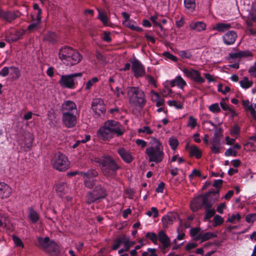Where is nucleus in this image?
Segmentation results:
<instances>
[{
    "label": "nucleus",
    "mask_w": 256,
    "mask_h": 256,
    "mask_svg": "<svg viewBox=\"0 0 256 256\" xmlns=\"http://www.w3.org/2000/svg\"><path fill=\"white\" fill-rule=\"evenodd\" d=\"M184 72L187 76L194 80L197 82L203 83L204 82V80L200 76L199 72L197 70H189L187 69H184Z\"/></svg>",
    "instance_id": "ddd939ff"
},
{
    "label": "nucleus",
    "mask_w": 256,
    "mask_h": 256,
    "mask_svg": "<svg viewBox=\"0 0 256 256\" xmlns=\"http://www.w3.org/2000/svg\"><path fill=\"white\" fill-rule=\"evenodd\" d=\"M169 144L172 150H176L178 145V140L174 138H170L169 139Z\"/></svg>",
    "instance_id": "e433bc0d"
},
{
    "label": "nucleus",
    "mask_w": 256,
    "mask_h": 256,
    "mask_svg": "<svg viewBox=\"0 0 256 256\" xmlns=\"http://www.w3.org/2000/svg\"><path fill=\"white\" fill-rule=\"evenodd\" d=\"M248 72L250 73L251 76L256 77V62L254 66L250 68L248 70Z\"/></svg>",
    "instance_id": "e2e57ef3"
},
{
    "label": "nucleus",
    "mask_w": 256,
    "mask_h": 256,
    "mask_svg": "<svg viewBox=\"0 0 256 256\" xmlns=\"http://www.w3.org/2000/svg\"><path fill=\"white\" fill-rule=\"evenodd\" d=\"M240 83L242 87L244 88H248L252 84V82H250L246 77L244 78L243 80H240Z\"/></svg>",
    "instance_id": "72a5a7b5"
},
{
    "label": "nucleus",
    "mask_w": 256,
    "mask_h": 256,
    "mask_svg": "<svg viewBox=\"0 0 256 256\" xmlns=\"http://www.w3.org/2000/svg\"><path fill=\"white\" fill-rule=\"evenodd\" d=\"M178 217L177 213L168 212L162 218L164 227L167 228L168 224H172V222Z\"/></svg>",
    "instance_id": "4468645a"
},
{
    "label": "nucleus",
    "mask_w": 256,
    "mask_h": 256,
    "mask_svg": "<svg viewBox=\"0 0 256 256\" xmlns=\"http://www.w3.org/2000/svg\"><path fill=\"white\" fill-rule=\"evenodd\" d=\"M132 69L136 78L142 76L145 74L144 67L142 64L136 59L134 58L131 61Z\"/></svg>",
    "instance_id": "9d476101"
},
{
    "label": "nucleus",
    "mask_w": 256,
    "mask_h": 256,
    "mask_svg": "<svg viewBox=\"0 0 256 256\" xmlns=\"http://www.w3.org/2000/svg\"><path fill=\"white\" fill-rule=\"evenodd\" d=\"M164 55L166 57L170 58V60H172L174 62H176L178 60V58H176V57L175 56H174L170 54L169 52H164Z\"/></svg>",
    "instance_id": "6e6d98bb"
},
{
    "label": "nucleus",
    "mask_w": 256,
    "mask_h": 256,
    "mask_svg": "<svg viewBox=\"0 0 256 256\" xmlns=\"http://www.w3.org/2000/svg\"><path fill=\"white\" fill-rule=\"evenodd\" d=\"M38 242L37 246L45 252H50L48 248H52L54 250L52 252V256H59L60 250L58 246L54 242H50L48 237L44 238L38 237Z\"/></svg>",
    "instance_id": "423d86ee"
},
{
    "label": "nucleus",
    "mask_w": 256,
    "mask_h": 256,
    "mask_svg": "<svg viewBox=\"0 0 256 256\" xmlns=\"http://www.w3.org/2000/svg\"><path fill=\"white\" fill-rule=\"evenodd\" d=\"M230 28V24H228L218 23L214 27V30H218L219 32H224Z\"/></svg>",
    "instance_id": "c756f323"
},
{
    "label": "nucleus",
    "mask_w": 256,
    "mask_h": 256,
    "mask_svg": "<svg viewBox=\"0 0 256 256\" xmlns=\"http://www.w3.org/2000/svg\"><path fill=\"white\" fill-rule=\"evenodd\" d=\"M62 121L66 127L72 128L76 124V116L70 112H64L62 116Z\"/></svg>",
    "instance_id": "9b49d317"
},
{
    "label": "nucleus",
    "mask_w": 256,
    "mask_h": 256,
    "mask_svg": "<svg viewBox=\"0 0 256 256\" xmlns=\"http://www.w3.org/2000/svg\"><path fill=\"white\" fill-rule=\"evenodd\" d=\"M158 238L160 242L162 244L164 248H167L170 246V239L164 231L161 230L158 232Z\"/></svg>",
    "instance_id": "a211bd4d"
},
{
    "label": "nucleus",
    "mask_w": 256,
    "mask_h": 256,
    "mask_svg": "<svg viewBox=\"0 0 256 256\" xmlns=\"http://www.w3.org/2000/svg\"><path fill=\"white\" fill-rule=\"evenodd\" d=\"M57 38L58 37L56 34L52 32H49L44 35V40L53 44L57 41Z\"/></svg>",
    "instance_id": "b1692460"
},
{
    "label": "nucleus",
    "mask_w": 256,
    "mask_h": 256,
    "mask_svg": "<svg viewBox=\"0 0 256 256\" xmlns=\"http://www.w3.org/2000/svg\"><path fill=\"white\" fill-rule=\"evenodd\" d=\"M236 37V34L234 32L230 31L224 34L223 40L226 44L230 45L235 42Z\"/></svg>",
    "instance_id": "dca6fc26"
},
{
    "label": "nucleus",
    "mask_w": 256,
    "mask_h": 256,
    "mask_svg": "<svg viewBox=\"0 0 256 256\" xmlns=\"http://www.w3.org/2000/svg\"><path fill=\"white\" fill-rule=\"evenodd\" d=\"M237 154V152L233 150L230 148L228 149L225 152V155L226 156H236Z\"/></svg>",
    "instance_id": "13d9d810"
},
{
    "label": "nucleus",
    "mask_w": 256,
    "mask_h": 256,
    "mask_svg": "<svg viewBox=\"0 0 256 256\" xmlns=\"http://www.w3.org/2000/svg\"><path fill=\"white\" fill-rule=\"evenodd\" d=\"M176 85L181 88H182L186 84V82L180 76H178L176 78Z\"/></svg>",
    "instance_id": "c03bdc74"
},
{
    "label": "nucleus",
    "mask_w": 256,
    "mask_h": 256,
    "mask_svg": "<svg viewBox=\"0 0 256 256\" xmlns=\"http://www.w3.org/2000/svg\"><path fill=\"white\" fill-rule=\"evenodd\" d=\"M10 69L12 70L11 74H14V77H15L16 78H18L20 76V73L18 68L11 66L10 67Z\"/></svg>",
    "instance_id": "49530a36"
},
{
    "label": "nucleus",
    "mask_w": 256,
    "mask_h": 256,
    "mask_svg": "<svg viewBox=\"0 0 256 256\" xmlns=\"http://www.w3.org/2000/svg\"><path fill=\"white\" fill-rule=\"evenodd\" d=\"M220 105L224 110H230L231 108L226 102H224L223 98L220 102Z\"/></svg>",
    "instance_id": "052dcab7"
},
{
    "label": "nucleus",
    "mask_w": 256,
    "mask_h": 256,
    "mask_svg": "<svg viewBox=\"0 0 256 256\" xmlns=\"http://www.w3.org/2000/svg\"><path fill=\"white\" fill-rule=\"evenodd\" d=\"M214 226H220L224 222L223 218L219 215H216L214 218Z\"/></svg>",
    "instance_id": "37998d69"
},
{
    "label": "nucleus",
    "mask_w": 256,
    "mask_h": 256,
    "mask_svg": "<svg viewBox=\"0 0 256 256\" xmlns=\"http://www.w3.org/2000/svg\"><path fill=\"white\" fill-rule=\"evenodd\" d=\"M98 18L103 22L104 24L106 25L107 24L108 17L104 12H100Z\"/></svg>",
    "instance_id": "a18cd8bd"
},
{
    "label": "nucleus",
    "mask_w": 256,
    "mask_h": 256,
    "mask_svg": "<svg viewBox=\"0 0 256 256\" xmlns=\"http://www.w3.org/2000/svg\"><path fill=\"white\" fill-rule=\"evenodd\" d=\"M104 176L112 178L120 168L116 161L110 156H104L98 161Z\"/></svg>",
    "instance_id": "39448f33"
},
{
    "label": "nucleus",
    "mask_w": 256,
    "mask_h": 256,
    "mask_svg": "<svg viewBox=\"0 0 256 256\" xmlns=\"http://www.w3.org/2000/svg\"><path fill=\"white\" fill-rule=\"evenodd\" d=\"M155 95L156 96L157 99L156 100V106L158 107L160 106H162L164 105V100L163 98H160L159 94L158 93H155Z\"/></svg>",
    "instance_id": "3c124183"
},
{
    "label": "nucleus",
    "mask_w": 256,
    "mask_h": 256,
    "mask_svg": "<svg viewBox=\"0 0 256 256\" xmlns=\"http://www.w3.org/2000/svg\"><path fill=\"white\" fill-rule=\"evenodd\" d=\"M12 193V188L6 184L0 183V198L8 197Z\"/></svg>",
    "instance_id": "6ab92c4d"
},
{
    "label": "nucleus",
    "mask_w": 256,
    "mask_h": 256,
    "mask_svg": "<svg viewBox=\"0 0 256 256\" xmlns=\"http://www.w3.org/2000/svg\"><path fill=\"white\" fill-rule=\"evenodd\" d=\"M128 94L130 106L140 110L146 102L144 92L138 88L132 86L128 88Z\"/></svg>",
    "instance_id": "20e7f679"
},
{
    "label": "nucleus",
    "mask_w": 256,
    "mask_h": 256,
    "mask_svg": "<svg viewBox=\"0 0 256 256\" xmlns=\"http://www.w3.org/2000/svg\"><path fill=\"white\" fill-rule=\"evenodd\" d=\"M96 57L100 62H101L102 63L105 62V58L104 56L100 52H96Z\"/></svg>",
    "instance_id": "338daca9"
},
{
    "label": "nucleus",
    "mask_w": 256,
    "mask_h": 256,
    "mask_svg": "<svg viewBox=\"0 0 256 256\" xmlns=\"http://www.w3.org/2000/svg\"><path fill=\"white\" fill-rule=\"evenodd\" d=\"M247 111H249L251 114V116L253 118L256 120V111L254 109V108L252 106L251 107H249Z\"/></svg>",
    "instance_id": "774afa93"
},
{
    "label": "nucleus",
    "mask_w": 256,
    "mask_h": 256,
    "mask_svg": "<svg viewBox=\"0 0 256 256\" xmlns=\"http://www.w3.org/2000/svg\"><path fill=\"white\" fill-rule=\"evenodd\" d=\"M146 237L149 238L154 244H156L158 238L157 235L154 232H148Z\"/></svg>",
    "instance_id": "79ce46f5"
},
{
    "label": "nucleus",
    "mask_w": 256,
    "mask_h": 256,
    "mask_svg": "<svg viewBox=\"0 0 256 256\" xmlns=\"http://www.w3.org/2000/svg\"><path fill=\"white\" fill-rule=\"evenodd\" d=\"M196 120L192 116L189 117L188 122L187 124V126L190 127L192 128H194L196 126Z\"/></svg>",
    "instance_id": "58836bf2"
},
{
    "label": "nucleus",
    "mask_w": 256,
    "mask_h": 256,
    "mask_svg": "<svg viewBox=\"0 0 256 256\" xmlns=\"http://www.w3.org/2000/svg\"><path fill=\"white\" fill-rule=\"evenodd\" d=\"M80 174L88 178H94L98 176V172L94 170H89L86 172H80Z\"/></svg>",
    "instance_id": "7c9ffc66"
},
{
    "label": "nucleus",
    "mask_w": 256,
    "mask_h": 256,
    "mask_svg": "<svg viewBox=\"0 0 256 256\" xmlns=\"http://www.w3.org/2000/svg\"><path fill=\"white\" fill-rule=\"evenodd\" d=\"M222 137V129L219 128L218 130H216L212 140V145H220V140Z\"/></svg>",
    "instance_id": "aec40b11"
},
{
    "label": "nucleus",
    "mask_w": 256,
    "mask_h": 256,
    "mask_svg": "<svg viewBox=\"0 0 256 256\" xmlns=\"http://www.w3.org/2000/svg\"><path fill=\"white\" fill-rule=\"evenodd\" d=\"M92 108L94 112L98 115L104 114L106 112V108L103 101L100 98L94 99L92 104Z\"/></svg>",
    "instance_id": "f8f14e48"
},
{
    "label": "nucleus",
    "mask_w": 256,
    "mask_h": 256,
    "mask_svg": "<svg viewBox=\"0 0 256 256\" xmlns=\"http://www.w3.org/2000/svg\"><path fill=\"white\" fill-rule=\"evenodd\" d=\"M190 156H195L196 158H200L202 156V152L196 146H192L190 148Z\"/></svg>",
    "instance_id": "393cba45"
},
{
    "label": "nucleus",
    "mask_w": 256,
    "mask_h": 256,
    "mask_svg": "<svg viewBox=\"0 0 256 256\" xmlns=\"http://www.w3.org/2000/svg\"><path fill=\"white\" fill-rule=\"evenodd\" d=\"M138 132L139 133L146 132L148 134H152V131L148 126H144L142 128H140L138 130Z\"/></svg>",
    "instance_id": "864d4df0"
},
{
    "label": "nucleus",
    "mask_w": 256,
    "mask_h": 256,
    "mask_svg": "<svg viewBox=\"0 0 256 256\" xmlns=\"http://www.w3.org/2000/svg\"><path fill=\"white\" fill-rule=\"evenodd\" d=\"M119 239H120V241L122 244L128 243L130 242V238L126 236L125 234H122L119 237H118Z\"/></svg>",
    "instance_id": "bf43d9fd"
},
{
    "label": "nucleus",
    "mask_w": 256,
    "mask_h": 256,
    "mask_svg": "<svg viewBox=\"0 0 256 256\" xmlns=\"http://www.w3.org/2000/svg\"><path fill=\"white\" fill-rule=\"evenodd\" d=\"M53 166L59 171H64L68 168L69 162L65 155L58 152L53 158Z\"/></svg>",
    "instance_id": "0eeeda50"
},
{
    "label": "nucleus",
    "mask_w": 256,
    "mask_h": 256,
    "mask_svg": "<svg viewBox=\"0 0 256 256\" xmlns=\"http://www.w3.org/2000/svg\"><path fill=\"white\" fill-rule=\"evenodd\" d=\"M206 215L204 216V220H208L213 216L216 213V211L214 209H211V208H206Z\"/></svg>",
    "instance_id": "c9c22d12"
},
{
    "label": "nucleus",
    "mask_w": 256,
    "mask_h": 256,
    "mask_svg": "<svg viewBox=\"0 0 256 256\" xmlns=\"http://www.w3.org/2000/svg\"><path fill=\"white\" fill-rule=\"evenodd\" d=\"M30 213L28 218L33 223H36L39 220V216L38 213L32 208L29 209Z\"/></svg>",
    "instance_id": "c85d7f7f"
},
{
    "label": "nucleus",
    "mask_w": 256,
    "mask_h": 256,
    "mask_svg": "<svg viewBox=\"0 0 256 256\" xmlns=\"http://www.w3.org/2000/svg\"><path fill=\"white\" fill-rule=\"evenodd\" d=\"M246 220L248 222H254L256 220V214H248L246 217Z\"/></svg>",
    "instance_id": "de8ad7c7"
},
{
    "label": "nucleus",
    "mask_w": 256,
    "mask_h": 256,
    "mask_svg": "<svg viewBox=\"0 0 256 256\" xmlns=\"http://www.w3.org/2000/svg\"><path fill=\"white\" fill-rule=\"evenodd\" d=\"M86 203L90 204L92 202H96L98 200V196H96L94 194V193L92 192H89L86 197Z\"/></svg>",
    "instance_id": "2f4dec72"
},
{
    "label": "nucleus",
    "mask_w": 256,
    "mask_h": 256,
    "mask_svg": "<svg viewBox=\"0 0 256 256\" xmlns=\"http://www.w3.org/2000/svg\"><path fill=\"white\" fill-rule=\"evenodd\" d=\"M59 58L64 63L72 66L78 64L82 57L76 50L66 46L60 50Z\"/></svg>",
    "instance_id": "7ed1b4c3"
},
{
    "label": "nucleus",
    "mask_w": 256,
    "mask_h": 256,
    "mask_svg": "<svg viewBox=\"0 0 256 256\" xmlns=\"http://www.w3.org/2000/svg\"><path fill=\"white\" fill-rule=\"evenodd\" d=\"M152 213L154 214V218H156L158 216V210L156 208L152 207L151 208V211H148L147 212L146 214L150 216H152Z\"/></svg>",
    "instance_id": "8fccbe9b"
},
{
    "label": "nucleus",
    "mask_w": 256,
    "mask_h": 256,
    "mask_svg": "<svg viewBox=\"0 0 256 256\" xmlns=\"http://www.w3.org/2000/svg\"><path fill=\"white\" fill-rule=\"evenodd\" d=\"M122 244V243L120 241V239H119V238L118 237L114 241V244L112 246V249L113 250H117L120 247V245Z\"/></svg>",
    "instance_id": "4d7b16f0"
},
{
    "label": "nucleus",
    "mask_w": 256,
    "mask_h": 256,
    "mask_svg": "<svg viewBox=\"0 0 256 256\" xmlns=\"http://www.w3.org/2000/svg\"><path fill=\"white\" fill-rule=\"evenodd\" d=\"M103 39L106 42H110L111 41V38L110 37V32H104Z\"/></svg>",
    "instance_id": "0e129e2a"
},
{
    "label": "nucleus",
    "mask_w": 256,
    "mask_h": 256,
    "mask_svg": "<svg viewBox=\"0 0 256 256\" xmlns=\"http://www.w3.org/2000/svg\"><path fill=\"white\" fill-rule=\"evenodd\" d=\"M17 17L18 16L14 12H4L0 8V18L6 21L11 22Z\"/></svg>",
    "instance_id": "f3484780"
},
{
    "label": "nucleus",
    "mask_w": 256,
    "mask_h": 256,
    "mask_svg": "<svg viewBox=\"0 0 256 256\" xmlns=\"http://www.w3.org/2000/svg\"><path fill=\"white\" fill-rule=\"evenodd\" d=\"M202 194L196 197L190 204V208L193 212H196L200 209L204 204H202Z\"/></svg>",
    "instance_id": "2eb2a0df"
},
{
    "label": "nucleus",
    "mask_w": 256,
    "mask_h": 256,
    "mask_svg": "<svg viewBox=\"0 0 256 256\" xmlns=\"http://www.w3.org/2000/svg\"><path fill=\"white\" fill-rule=\"evenodd\" d=\"M184 6L188 9H192L194 10L196 7V4L194 0H184Z\"/></svg>",
    "instance_id": "f704fd0d"
},
{
    "label": "nucleus",
    "mask_w": 256,
    "mask_h": 256,
    "mask_svg": "<svg viewBox=\"0 0 256 256\" xmlns=\"http://www.w3.org/2000/svg\"><path fill=\"white\" fill-rule=\"evenodd\" d=\"M200 228H192L190 232L191 236H194L197 235L198 236L199 234H201L200 233Z\"/></svg>",
    "instance_id": "603ef678"
},
{
    "label": "nucleus",
    "mask_w": 256,
    "mask_h": 256,
    "mask_svg": "<svg viewBox=\"0 0 256 256\" xmlns=\"http://www.w3.org/2000/svg\"><path fill=\"white\" fill-rule=\"evenodd\" d=\"M76 108V104L72 101L68 100L64 102L62 106V110L64 112H70Z\"/></svg>",
    "instance_id": "5701e85b"
},
{
    "label": "nucleus",
    "mask_w": 256,
    "mask_h": 256,
    "mask_svg": "<svg viewBox=\"0 0 256 256\" xmlns=\"http://www.w3.org/2000/svg\"><path fill=\"white\" fill-rule=\"evenodd\" d=\"M150 144L152 146L146 148V150L149 162H154L156 163L160 162L164 157L162 144L154 137L151 138Z\"/></svg>",
    "instance_id": "f03ea898"
},
{
    "label": "nucleus",
    "mask_w": 256,
    "mask_h": 256,
    "mask_svg": "<svg viewBox=\"0 0 256 256\" xmlns=\"http://www.w3.org/2000/svg\"><path fill=\"white\" fill-rule=\"evenodd\" d=\"M180 56L182 58H190L192 55L191 52L187 50H181L179 52Z\"/></svg>",
    "instance_id": "4c0bfd02"
},
{
    "label": "nucleus",
    "mask_w": 256,
    "mask_h": 256,
    "mask_svg": "<svg viewBox=\"0 0 256 256\" xmlns=\"http://www.w3.org/2000/svg\"><path fill=\"white\" fill-rule=\"evenodd\" d=\"M66 187V184L64 182L58 184L56 186V190L60 193V195L62 196L64 193L65 188Z\"/></svg>",
    "instance_id": "473e14b6"
},
{
    "label": "nucleus",
    "mask_w": 256,
    "mask_h": 256,
    "mask_svg": "<svg viewBox=\"0 0 256 256\" xmlns=\"http://www.w3.org/2000/svg\"><path fill=\"white\" fill-rule=\"evenodd\" d=\"M12 238L16 246L24 248V244L22 240L18 236L16 235H13L12 236Z\"/></svg>",
    "instance_id": "a19ab883"
},
{
    "label": "nucleus",
    "mask_w": 256,
    "mask_h": 256,
    "mask_svg": "<svg viewBox=\"0 0 256 256\" xmlns=\"http://www.w3.org/2000/svg\"><path fill=\"white\" fill-rule=\"evenodd\" d=\"M241 218L240 215L239 214H233L230 218H228V221L231 223L234 222V221L237 219L238 221Z\"/></svg>",
    "instance_id": "5fc2aeb1"
},
{
    "label": "nucleus",
    "mask_w": 256,
    "mask_h": 256,
    "mask_svg": "<svg viewBox=\"0 0 256 256\" xmlns=\"http://www.w3.org/2000/svg\"><path fill=\"white\" fill-rule=\"evenodd\" d=\"M216 235L210 232H206L204 234H199L196 238H195V240H198L199 239H202V241H206L207 240H210L212 238L216 237Z\"/></svg>",
    "instance_id": "bb28decb"
},
{
    "label": "nucleus",
    "mask_w": 256,
    "mask_h": 256,
    "mask_svg": "<svg viewBox=\"0 0 256 256\" xmlns=\"http://www.w3.org/2000/svg\"><path fill=\"white\" fill-rule=\"evenodd\" d=\"M219 190H210L205 194H202V201H203L202 204H204V208H211L215 202L217 200V198L216 194H218Z\"/></svg>",
    "instance_id": "6e6552de"
},
{
    "label": "nucleus",
    "mask_w": 256,
    "mask_h": 256,
    "mask_svg": "<svg viewBox=\"0 0 256 256\" xmlns=\"http://www.w3.org/2000/svg\"><path fill=\"white\" fill-rule=\"evenodd\" d=\"M190 27L192 30H196L198 31L206 29V25L202 22H198L191 24Z\"/></svg>",
    "instance_id": "a878e982"
},
{
    "label": "nucleus",
    "mask_w": 256,
    "mask_h": 256,
    "mask_svg": "<svg viewBox=\"0 0 256 256\" xmlns=\"http://www.w3.org/2000/svg\"><path fill=\"white\" fill-rule=\"evenodd\" d=\"M252 56L251 53L250 52L240 51L238 52L230 54V58H241L242 57Z\"/></svg>",
    "instance_id": "cd10ccee"
},
{
    "label": "nucleus",
    "mask_w": 256,
    "mask_h": 256,
    "mask_svg": "<svg viewBox=\"0 0 256 256\" xmlns=\"http://www.w3.org/2000/svg\"><path fill=\"white\" fill-rule=\"evenodd\" d=\"M118 151L124 160L128 163L131 162L132 160V156L124 148H119Z\"/></svg>",
    "instance_id": "4be33fe9"
},
{
    "label": "nucleus",
    "mask_w": 256,
    "mask_h": 256,
    "mask_svg": "<svg viewBox=\"0 0 256 256\" xmlns=\"http://www.w3.org/2000/svg\"><path fill=\"white\" fill-rule=\"evenodd\" d=\"M165 184L164 182H160L158 184V188H156V191L157 192H162Z\"/></svg>",
    "instance_id": "69168bd1"
},
{
    "label": "nucleus",
    "mask_w": 256,
    "mask_h": 256,
    "mask_svg": "<svg viewBox=\"0 0 256 256\" xmlns=\"http://www.w3.org/2000/svg\"><path fill=\"white\" fill-rule=\"evenodd\" d=\"M94 194L98 196V199L104 198L106 196V191L101 186L98 185L95 187L93 190Z\"/></svg>",
    "instance_id": "412c9836"
},
{
    "label": "nucleus",
    "mask_w": 256,
    "mask_h": 256,
    "mask_svg": "<svg viewBox=\"0 0 256 256\" xmlns=\"http://www.w3.org/2000/svg\"><path fill=\"white\" fill-rule=\"evenodd\" d=\"M97 134L100 139L108 140L114 134L120 136L123 132L120 130V123L115 120H110L106 122L104 126L98 130Z\"/></svg>",
    "instance_id": "f257e3e1"
},
{
    "label": "nucleus",
    "mask_w": 256,
    "mask_h": 256,
    "mask_svg": "<svg viewBox=\"0 0 256 256\" xmlns=\"http://www.w3.org/2000/svg\"><path fill=\"white\" fill-rule=\"evenodd\" d=\"M0 220H2V226H0L1 227H6L8 224L9 223V220L6 217L0 216Z\"/></svg>",
    "instance_id": "680f3d73"
},
{
    "label": "nucleus",
    "mask_w": 256,
    "mask_h": 256,
    "mask_svg": "<svg viewBox=\"0 0 256 256\" xmlns=\"http://www.w3.org/2000/svg\"><path fill=\"white\" fill-rule=\"evenodd\" d=\"M248 18L254 22H256V4L253 6Z\"/></svg>",
    "instance_id": "ea45409f"
},
{
    "label": "nucleus",
    "mask_w": 256,
    "mask_h": 256,
    "mask_svg": "<svg viewBox=\"0 0 256 256\" xmlns=\"http://www.w3.org/2000/svg\"><path fill=\"white\" fill-rule=\"evenodd\" d=\"M209 110L213 112H218L220 111L218 104L217 103L210 105L209 106Z\"/></svg>",
    "instance_id": "09e8293b"
},
{
    "label": "nucleus",
    "mask_w": 256,
    "mask_h": 256,
    "mask_svg": "<svg viewBox=\"0 0 256 256\" xmlns=\"http://www.w3.org/2000/svg\"><path fill=\"white\" fill-rule=\"evenodd\" d=\"M82 73L78 72L67 76H62L59 82L60 84L63 87L72 88L74 86V78L76 76H81Z\"/></svg>",
    "instance_id": "1a4fd4ad"
}]
</instances>
